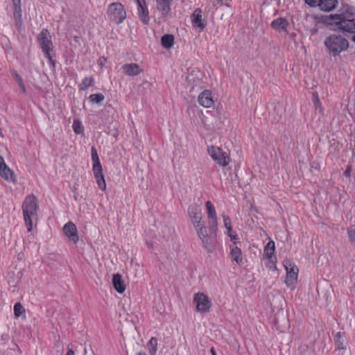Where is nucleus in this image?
<instances>
[{"mask_svg": "<svg viewBox=\"0 0 355 355\" xmlns=\"http://www.w3.org/2000/svg\"><path fill=\"white\" fill-rule=\"evenodd\" d=\"M25 312V309L21 303H16L14 306V314L15 317L19 318Z\"/></svg>", "mask_w": 355, "mask_h": 355, "instance_id": "obj_33", "label": "nucleus"}, {"mask_svg": "<svg viewBox=\"0 0 355 355\" xmlns=\"http://www.w3.org/2000/svg\"><path fill=\"white\" fill-rule=\"evenodd\" d=\"M205 207L209 230L216 232L218 230V218L216 208L209 200L205 202Z\"/></svg>", "mask_w": 355, "mask_h": 355, "instance_id": "obj_9", "label": "nucleus"}, {"mask_svg": "<svg viewBox=\"0 0 355 355\" xmlns=\"http://www.w3.org/2000/svg\"><path fill=\"white\" fill-rule=\"evenodd\" d=\"M66 355H74V352L73 349H69L68 351H67V353Z\"/></svg>", "mask_w": 355, "mask_h": 355, "instance_id": "obj_44", "label": "nucleus"}, {"mask_svg": "<svg viewBox=\"0 0 355 355\" xmlns=\"http://www.w3.org/2000/svg\"><path fill=\"white\" fill-rule=\"evenodd\" d=\"M137 13L141 21L147 24L149 21L148 10L144 1L137 0Z\"/></svg>", "mask_w": 355, "mask_h": 355, "instance_id": "obj_18", "label": "nucleus"}, {"mask_svg": "<svg viewBox=\"0 0 355 355\" xmlns=\"http://www.w3.org/2000/svg\"><path fill=\"white\" fill-rule=\"evenodd\" d=\"M92 171L94 173V178L103 175V168L101 162L93 164Z\"/></svg>", "mask_w": 355, "mask_h": 355, "instance_id": "obj_32", "label": "nucleus"}, {"mask_svg": "<svg viewBox=\"0 0 355 355\" xmlns=\"http://www.w3.org/2000/svg\"><path fill=\"white\" fill-rule=\"evenodd\" d=\"M0 175L5 180L10 182H16L14 172L8 166L3 157L0 155Z\"/></svg>", "mask_w": 355, "mask_h": 355, "instance_id": "obj_14", "label": "nucleus"}, {"mask_svg": "<svg viewBox=\"0 0 355 355\" xmlns=\"http://www.w3.org/2000/svg\"><path fill=\"white\" fill-rule=\"evenodd\" d=\"M112 284L114 289L119 293H123L125 290V284L121 275L119 273L114 274L112 277Z\"/></svg>", "mask_w": 355, "mask_h": 355, "instance_id": "obj_21", "label": "nucleus"}, {"mask_svg": "<svg viewBox=\"0 0 355 355\" xmlns=\"http://www.w3.org/2000/svg\"><path fill=\"white\" fill-rule=\"evenodd\" d=\"M188 216L204 248L208 252H213L217 243L216 236L209 234L202 220L201 210L196 205H191L188 208Z\"/></svg>", "mask_w": 355, "mask_h": 355, "instance_id": "obj_1", "label": "nucleus"}, {"mask_svg": "<svg viewBox=\"0 0 355 355\" xmlns=\"http://www.w3.org/2000/svg\"><path fill=\"white\" fill-rule=\"evenodd\" d=\"M229 249L230 257L232 261L236 262L238 265H241L243 263V257L241 248L237 246V244H230Z\"/></svg>", "mask_w": 355, "mask_h": 355, "instance_id": "obj_16", "label": "nucleus"}, {"mask_svg": "<svg viewBox=\"0 0 355 355\" xmlns=\"http://www.w3.org/2000/svg\"><path fill=\"white\" fill-rule=\"evenodd\" d=\"M270 25L274 30L278 32L288 33V21L285 18H277L271 22Z\"/></svg>", "mask_w": 355, "mask_h": 355, "instance_id": "obj_19", "label": "nucleus"}, {"mask_svg": "<svg viewBox=\"0 0 355 355\" xmlns=\"http://www.w3.org/2000/svg\"><path fill=\"white\" fill-rule=\"evenodd\" d=\"M106 61L107 60L105 57H100L97 60V64L101 68H103L105 64Z\"/></svg>", "mask_w": 355, "mask_h": 355, "instance_id": "obj_41", "label": "nucleus"}, {"mask_svg": "<svg viewBox=\"0 0 355 355\" xmlns=\"http://www.w3.org/2000/svg\"><path fill=\"white\" fill-rule=\"evenodd\" d=\"M227 232L225 234L228 236V237L230 239V241H232L231 244H237L239 243V239L237 235V234L233 230L232 228H230L228 230H226Z\"/></svg>", "mask_w": 355, "mask_h": 355, "instance_id": "obj_31", "label": "nucleus"}, {"mask_svg": "<svg viewBox=\"0 0 355 355\" xmlns=\"http://www.w3.org/2000/svg\"><path fill=\"white\" fill-rule=\"evenodd\" d=\"M336 346L337 349H344L345 339L342 333L338 332L335 336Z\"/></svg>", "mask_w": 355, "mask_h": 355, "instance_id": "obj_29", "label": "nucleus"}, {"mask_svg": "<svg viewBox=\"0 0 355 355\" xmlns=\"http://www.w3.org/2000/svg\"><path fill=\"white\" fill-rule=\"evenodd\" d=\"M157 341L155 338H151L148 341L147 346L150 355H155L157 352Z\"/></svg>", "mask_w": 355, "mask_h": 355, "instance_id": "obj_28", "label": "nucleus"}, {"mask_svg": "<svg viewBox=\"0 0 355 355\" xmlns=\"http://www.w3.org/2000/svg\"><path fill=\"white\" fill-rule=\"evenodd\" d=\"M14 5V17L15 19L16 24L18 26L21 25V0H12Z\"/></svg>", "mask_w": 355, "mask_h": 355, "instance_id": "obj_23", "label": "nucleus"}, {"mask_svg": "<svg viewBox=\"0 0 355 355\" xmlns=\"http://www.w3.org/2000/svg\"><path fill=\"white\" fill-rule=\"evenodd\" d=\"M162 46L165 49H170L174 44V37L171 34H166L161 38Z\"/></svg>", "mask_w": 355, "mask_h": 355, "instance_id": "obj_26", "label": "nucleus"}, {"mask_svg": "<svg viewBox=\"0 0 355 355\" xmlns=\"http://www.w3.org/2000/svg\"><path fill=\"white\" fill-rule=\"evenodd\" d=\"M324 44L329 53L333 56L346 51L349 47L347 40L342 35L336 33L326 37Z\"/></svg>", "mask_w": 355, "mask_h": 355, "instance_id": "obj_3", "label": "nucleus"}, {"mask_svg": "<svg viewBox=\"0 0 355 355\" xmlns=\"http://www.w3.org/2000/svg\"><path fill=\"white\" fill-rule=\"evenodd\" d=\"M312 101L315 107V113L323 116L324 110L322 106L318 93L313 92L312 94Z\"/></svg>", "mask_w": 355, "mask_h": 355, "instance_id": "obj_24", "label": "nucleus"}, {"mask_svg": "<svg viewBox=\"0 0 355 355\" xmlns=\"http://www.w3.org/2000/svg\"><path fill=\"white\" fill-rule=\"evenodd\" d=\"M218 2H222L223 0H216Z\"/></svg>", "mask_w": 355, "mask_h": 355, "instance_id": "obj_48", "label": "nucleus"}, {"mask_svg": "<svg viewBox=\"0 0 355 355\" xmlns=\"http://www.w3.org/2000/svg\"><path fill=\"white\" fill-rule=\"evenodd\" d=\"M275 242L273 241H269L263 249V257L264 259H270L274 257L275 253Z\"/></svg>", "mask_w": 355, "mask_h": 355, "instance_id": "obj_25", "label": "nucleus"}, {"mask_svg": "<svg viewBox=\"0 0 355 355\" xmlns=\"http://www.w3.org/2000/svg\"><path fill=\"white\" fill-rule=\"evenodd\" d=\"M348 236L350 241L355 243V226H352L348 229Z\"/></svg>", "mask_w": 355, "mask_h": 355, "instance_id": "obj_40", "label": "nucleus"}, {"mask_svg": "<svg viewBox=\"0 0 355 355\" xmlns=\"http://www.w3.org/2000/svg\"><path fill=\"white\" fill-rule=\"evenodd\" d=\"M199 104L206 108H210L214 105V99L211 92L209 90H205L202 92L198 96Z\"/></svg>", "mask_w": 355, "mask_h": 355, "instance_id": "obj_15", "label": "nucleus"}, {"mask_svg": "<svg viewBox=\"0 0 355 355\" xmlns=\"http://www.w3.org/2000/svg\"><path fill=\"white\" fill-rule=\"evenodd\" d=\"M207 152L209 156L221 166H227L230 162L228 154L219 147L208 146Z\"/></svg>", "mask_w": 355, "mask_h": 355, "instance_id": "obj_6", "label": "nucleus"}, {"mask_svg": "<svg viewBox=\"0 0 355 355\" xmlns=\"http://www.w3.org/2000/svg\"><path fill=\"white\" fill-rule=\"evenodd\" d=\"M193 302L196 306L197 311L207 313L209 311L211 306V301L208 296L203 293H197L193 296Z\"/></svg>", "mask_w": 355, "mask_h": 355, "instance_id": "obj_8", "label": "nucleus"}, {"mask_svg": "<svg viewBox=\"0 0 355 355\" xmlns=\"http://www.w3.org/2000/svg\"><path fill=\"white\" fill-rule=\"evenodd\" d=\"M336 24L345 31L355 33V18L336 21Z\"/></svg>", "mask_w": 355, "mask_h": 355, "instance_id": "obj_20", "label": "nucleus"}, {"mask_svg": "<svg viewBox=\"0 0 355 355\" xmlns=\"http://www.w3.org/2000/svg\"><path fill=\"white\" fill-rule=\"evenodd\" d=\"M136 355H146V354H145V353L140 352H138Z\"/></svg>", "mask_w": 355, "mask_h": 355, "instance_id": "obj_46", "label": "nucleus"}, {"mask_svg": "<svg viewBox=\"0 0 355 355\" xmlns=\"http://www.w3.org/2000/svg\"><path fill=\"white\" fill-rule=\"evenodd\" d=\"M62 232L71 242L76 243L79 241V236L76 225L71 221L67 222L62 227Z\"/></svg>", "mask_w": 355, "mask_h": 355, "instance_id": "obj_12", "label": "nucleus"}, {"mask_svg": "<svg viewBox=\"0 0 355 355\" xmlns=\"http://www.w3.org/2000/svg\"><path fill=\"white\" fill-rule=\"evenodd\" d=\"M267 263H266V267L271 270H276V262L277 259L275 257H272L270 259H266Z\"/></svg>", "mask_w": 355, "mask_h": 355, "instance_id": "obj_38", "label": "nucleus"}, {"mask_svg": "<svg viewBox=\"0 0 355 355\" xmlns=\"http://www.w3.org/2000/svg\"><path fill=\"white\" fill-rule=\"evenodd\" d=\"M14 77H15V79L17 81L19 87H20L21 92L24 94H26V89L25 85H24L22 78L17 73H15Z\"/></svg>", "mask_w": 355, "mask_h": 355, "instance_id": "obj_35", "label": "nucleus"}, {"mask_svg": "<svg viewBox=\"0 0 355 355\" xmlns=\"http://www.w3.org/2000/svg\"><path fill=\"white\" fill-rule=\"evenodd\" d=\"M191 21L193 28L202 31L206 26V21L202 18V12L200 8H196L191 16Z\"/></svg>", "mask_w": 355, "mask_h": 355, "instance_id": "obj_11", "label": "nucleus"}, {"mask_svg": "<svg viewBox=\"0 0 355 355\" xmlns=\"http://www.w3.org/2000/svg\"><path fill=\"white\" fill-rule=\"evenodd\" d=\"M211 352L212 355H216L215 351L213 347L211 349Z\"/></svg>", "mask_w": 355, "mask_h": 355, "instance_id": "obj_45", "label": "nucleus"}, {"mask_svg": "<svg viewBox=\"0 0 355 355\" xmlns=\"http://www.w3.org/2000/svg\"><path fill=\"white\" fill-rule=\"evenodd\" d=\"M306 3H307L309 6L315 7L319 3L320 0H304Z\"/></svg>", "mask_w": 355, "mask_h": 355, "instance_id": "obj_42", "label": "nucleus"}, {"mask_svg": "<svg viewBox=\"0 0 355 355\" xmlns=\"http://www.w3.org/2000/svg\"><path fill=\"white\" fill-rule=\"evenodd\" d=\"M338 5L337 0H320L318 6L322 10L330 12Z\"/></svg>", "mask_w": 355, "mask_h": 355, "instance_id": "obj_22", "label": "nucleus"}, {"mask_svg": "<svg viewBox=\"0 0 355 355\" xmlns=\"http://www.w3.org/2000/svg\"><path fill=\"white\" fill-rule=\"evenodd\" d=\"M221 217L223 220V225L226 230H228L230 228H232V221L229 216L226 215L225 214L223 213L221 214Z\"/></svg>", "mask_w": 355, "mask_h": 355, "instance_id": "obj_37", "label": "nucleus"}, {"mask_svg": "<svg viewBox=\"0 0 355 355\" xmlns=\"http://www.w3.org/2000/svg\"><path fill=\"white\" fill-rule=\"evenodd\" d=\"M109 19L113 22L119 24L126 18V11L121 3H110L107 10Z\"/></svg>", "mask_w": 355, "mask_h": 355, "instance_id": "obj_5", "label": "nucleus"}, {"mask_svg": "<svg viewBox=\"0 0 355 355\" xmlns=\"http://www.w3.org/2000/svg\"><path fill=\"white\" fill-rule=\"evenodd\" d=\"M353 40L355 42V35L353 36Z\"/></svg>", "mask_w": 355, "mask_h": 355, "instance_id": "obj_47", "label": "nucleus"}, {"mask_svg": "<svg viewBox=\"0 0 355 355\" xmlns=\"http://www.w3.org/2000/svg\"><path fill=\"white\" fill-rule=\"evenodd\" d=\"M283 266L286 272L285 284L291 290H294L297 282L299 269L290 259H284Z\"/></svg>", "mask_w": 355, "mask_h": 355, "instance_id": "obj_4", "label": "nucleus"}, {"mask_svg": "<svg viewBox=\"0 0 355 355\" xmlns=\"http://www.w3.org/2000/svg\"><path fill=\"white\" fill-rule=\"evenodd\" d=\"M121 68L123 73L128 76H135L143 72L142 67L136 63L125 64Z\"/></svg>", "mask_w": 355, "mask_h": 355, "instance_id": "obj_17", "label": "nucleus"}, {"mask_svg": "<svg viewBox=\"0 0 355 355\" xmlns=\"http://www.w3.org/2000/svg\"><path fill=\"white\" fill-rule=\"evenodd\" d=\"M37 40L42 51L49 58V61L51 62L52 57L51 55V51L53 48V44L50 33L46 29H43L38 35Z\"/></svg>", "mask_w": 355, "mask_h": 355, "instance_id": "obj_7", "label": "nucleus"}, {"mask_svg": "<svg viewBox=\"0 0 355 355\" xmlns=\"http://www.w3.org/2000/svg\"><path fill=\"white\" fill-rule=\"evenodd\" d=\"M89 98L91 102L95 103H101L105 98L104 96L100 93L91 94Z\"/></svg>", "mask_w": 355, "mask_h": 355, "instance_id": "obj_34", "label": "nucleus"}, {"mask_svg": "<svg viewBox=\"0 0 355 355\" xmlns=\"http://www.w3.org/2000/svg\"><path fill=\"white\" fill-rule=\"evenodd\" d=\"M22 211L27 230L31 232L33 221L37 217V201L35 196L29 195L26 197L22 205Z\"/></svg>", "mask_w": 355, "mask_h": 355, "instance_id": "obj_2", "label": "nucleus"}, {"mask_svg": "<svg viewBox=\"0 0 355 355\" xmlns=\"http://www.w3.org/2000/svg\"><path fill=\"white\" fill-rule=\"evenodd\" d=\"M92 161L93 164L100 163V159L98 155L96 149L94 147L92 148Z\"/></svg>", "mask_w": 355, "mask_h": 355, "instance_id": "obj_39", "label": "nucleus"}, {"mask_svg": "<svg viewBox=\"0 0 355 355\" xmlns=\"http://www.w3.org/2000/svg\"><path fill=\"white\" fill-rule=\"evenodd\" d=\"M73 130L77 135L83 134L84 132V127L79 120H74L72 124Z\"/></svg>", "mask_w": 355, "mask_h": 355, "instance_id": "obj_30", "label": "nucleus"}, {"mask_svg": "<svg viewBox=\"0 0 355 355\" xmlns=\"http://www.w3.org/2000/svg\"><path fill=\"white\" fill-rule=\"evenodd\" d=\"M94 83V79L92 77H85L79 85V88L81 90H86L89 87L93 86Z\"/></svg>", "mask_w": 355, "mask_h": 355, "instance_id": "obj_27", "label": "nucleus"}, {"mask_svg": "<svg viewBox=\"0 0 355 355\" xmlns=\"http://www.w3.org/2000/svg\"><path fill=\"white\" fill-rule=\"evenodd\" d=\"M344 174L345 176L347 177H349L350 176V168H348L345 170V171L344 172Z\"/></svg>", "mask_w": 355, "mask_h": 355, "instance_id": "obj_43", "label": "nucleus"}, {"mask_svg": "<svg viewBox=\"0 0 355 355\" xmlns=\"http://www.w3.org/2000/svg\"><path fill=\"white\" fill-rule=\"evenodd\" d=\"M340 14H335L331 15V18L334 22L336 21H341L347 19L355 15V8L347 3H343L340 10Z\"/></svg>", "mask_w": 355, "mask_h": 355, "instance_id": "obj_10", "label": "nucleus"}, {"mask_svg": "<svg viewBox=\"0 0 355 355\" xmlns=\"http://www.w3.org/2000/svg\"><path fill=\"white\" fill-rule=\"evenodd\" d=\"M173 0H155L156 8L161 17L166 19L171 15V5Z\"/></svg>", "mask_w": 355, "mask_h": 355, "instance_id": "obj_13", "label": "nucleus"}, {"mask_svg": "<svg viewBox=\"0 0 355 355\" xmlns=\"http://www.w3.org/2000/svg\"><path fill=\"white\" fill-rule=\"evenodd\" d=\"M94 178L96 181V183L99 189H101L102 191H105L106 189V183L104 178V175L95 177Z\"/></svg>", "mask_w": 355, "mask_h": 355, "instance_id": "obj_36", "label": "nucleus"}]
</instances>
